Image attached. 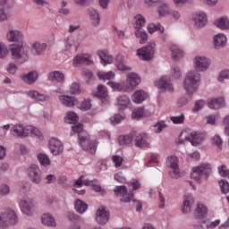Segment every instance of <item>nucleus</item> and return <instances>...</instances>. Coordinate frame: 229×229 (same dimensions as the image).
Returning a JSON list of instances; mask_svg holds the SVG:
<instances>
[{"instance_id": "774afa93", "label": "nucleus", "mask_w": 229, "mask_h": 229, "mask_svg": "<svg viewBox=\"0 0 229 229\" xmlns=\"http://www.w3.org/2000/svg\"><path fill=\"white\" fill-rule=\"evenodd\" d=\"M205 106V102L203 100H198L195 104V108L193 109V112H199L201 108Z\"/></svg>"}, {"instance_id": "7ed1b4c3", "label": "nucleus", "mask_w": 229, "mask_h": 229, "mask_svg": "<svg viewBox=\"0 0 229 229\" xmlns=\"http://www.w3.org/2000/svg\"><path fill=\"white\" fill-rule=\"evenodd\" d=\"M134 35L137 38H141L140 44H146L148 41V32L144 30V26H146V18L142 14H137L134 17Z\"/></svg>"}, {"instance_id": "f03ea898", "label": "nucleus", "mask_w": 229, "mask_h": 229, "mask_svg": "<svg viewBox=\"0 0 229 229\" xmlns=\"http://www.w3.org/2000/svg\"><path fill=\"white\" fill-rule=\"evenodd\" d=\"M73 133H79V144L82 148L84 151H88L91 155L96 153V149H98V141L90 140V138L82 134L83 131V124L78 123L72 127Z\"/></svg>"}, {"instance_id": "864d4df0", "label": "nucleus", "mask_w": 229, "mask_h": 229, "mask_svg": "<svg viewBox=\"0 0 229 229\" xmlns=\"http://www.w3.org/2000/svg\"><path fill=\"white\" fill-rule=\"evenodd\" d=\"M219 185H220L221 192H223V194H228V192H229V182L227 181L221 180L219 182Z\"/></svg>"}, {"instance_id": "a878e982", "label": "nucleus", "mask_w": 229, "mask_h": 229, "mask_svg": "<svg viewBox=\"0 0 229 229\" xmlns=\"http://www.w3.org/2000/svg\"><path fill=\"white\" fill-rule=\"evenodd\" d=\"M107 85H109L114 92H128V90H130V88L124 82L109 81Z\"/></svg>"}, {"instance_id": "b1692460", "label": "nucleus", "mask_w": 229, "mask_h": 229, "mask_svg": "<svg viewBox=\"0 0 229 229\" xmlns=\"http://www.w3.org/2000/svg\"><path fill=\"white\" fill-rule=\"evenodd\" d=\"M195 27L196 28H204L207 26V14L205 13H195L193 15Z\"/></svg>"}, {"instance_id": "5fc2aeb1", "label": "nucleus", "mask_w": 229, "mask_h": 229, "mask_svg": "<svg viewBox=\"0 0 229 229\" xmlns=\"http://www.w3.org/2000/svg\"><path fill=\"white\" fill-rule=\"evenodd\" d=\"M170 121H172L174 124H183L185 115L181 114L180 116H171Z\"/></svg>"}, {"instance_id": "4be33fe9", "label": "nucleus", "mask_w": 229, "mask_h": 229, "mask_svg": "<svg viewBox=\"0 0 229 229\" xmlns=\"http://www.w3.org/2000/svg\"><path fill=\"white\" fill-rule=\"evenodd\" d=\"M140 83V77L139 74L135 72H129L127 74V80L125 85H129L130 90H131L134 87H137Z\"/></svg>"}, {"instance_id": "79ce46f5", "label": "nucleus", "mask_w": 229, "mask_h": 229, "mask_svg": "<svg viewBox=\"0 0 229 229\" xmlns=\"http://www.w3.org/2000/svg\"><path fill=\"white\" fill-rule=\"evenodd\" d=\"M94 96H96V98H99L100 99H105V98L108 96V90H106L105 86L98 85Z\"/></svg>"}, {"instance_id": "f3484780", "label": "nucleus", "mask_w": 229, "mask_h": 229, "mask_svg": "<svg viewBox=\"0 0 229 229\" xmlns=\"http://www.w3.org/2000/svg\"><path fill=\"white\" fill-rule=\"evenodd\" d=\"M134 146L136 148H149V143L148 142V135L146 133L135 132Z\"/></svg>"}, {"instance_id": "393cba45", "label": "nucleus", "mask_w": 229, "mask_h": 229, "mask_svg": "<svg viewBox=\"0 0 229 229\" xmlns=\"http://www.w3.org/2000/svg\"><path fill=\"white\" fill-rule=\"evenodd\" d=\"M41 223L45 226H49L50 228H56V220L55 216L49 213H45L41 216Z\"/></svg>"}, {"instance_id": "338daca9", "label": "nucleus", "mask_w": 229, "mask_h": 229, "mask_svg": "<svg viewBox=\"0 0 229 229\" xmlns=\"http://www.w3.org/2000/svg\"><path fill=\"white\" fill-rule=\"evenodd\" d=\"M229 79V70H225L222 72L218 77V81H225V80Z\"/></svg>"}, {"instance_id": "1a4fd4ad", "label": "nucleus", "mask_w": 229, "mask_h": 229, "mask_svg": "<svg viewBox=\"0 0 229 229\" xmlns=\"http://www.w3.org/2000/svg\"><path fill=\"white\" fill-rule=\"evenodd\" d=\"M27 174L32 183L36 185L42 183V172L38 165L31 164L27 169Z\"/></svg>"}, {"instance_id": "412c9836", "label": "nucleus", "mask_w": 229, "mask_h": 229, "mask_svg": "<svg viewBox=\"0 0 229 229\" xmlns=\"http://www.w3.org/2000/svg\"><path fill=\"white\" fill-rule=\"evenodd\" d=\"M92 60H90V55L89 54L78 55L73 58L74 65H91Z\"/></svg>"}, {"instance_id": "4468645a", "label": "nucleus", "mask_w": 229, "mask_h": 229, "mask_svg": "<svg viewBox=\"0 0 229 229\" xmlns=\"http://www.w3.org/2000/svg\"><path fill=\"white\" fill-rule=\"evenodd\" d=\"M157 88L161 92H173L174 88L171 83V79L168 76H163L157 83Z\"/></svg>"}, {"instance_id": "de8ad7c7", "label": "nucleus", "mask_w": 229, "mask_h": 229, "mask_svg": "<svg viewBox=\"0 0 229 229\" xmlns=\"http://www.w3.org/2000/svg\"><path fill=\"white\" fill-rule=\"evenodd\" d=\"M69 92L72 96H80V94H81V88H80V84L72 82L70 86Z\"/></svg>"}, {"instance_id": "c756f323", "label": "nucleus", "mask_w": 229, "mask_h": 229, "mask_svg": "<svg viewBox=\"0 0 229 229\" xmlns=\"http://www.w3.org/2000/svg\"><path fill=\"white\" fill-rule=\"evenodd\" d=\"M214 46L216 49H221L226 46V36L225 34H217L214 37Z\"/></svg>"}, {"instance_id": "6e6552de", "label": "nucleus", "mask_w": 229, "mask_h": 229, "mask_svg": "<svg viewBox=\"0 0 229 229\" xmlns=\"http://www.w3.org/2000/svg\"><path fill=\"white\" fill-rule=\"evenodd\" d=\"M8 225H17V213L12 208L0 215V228H6Z\"/></svg>"}, {"instance_id": "4d7b16f0", "label": "nucleus", "mask_w": 229, "mask_h": 229, "mask_svg": "<svg viewBox=\"0 0 229 229\" xmlns=\"http://www.w3.org/2000/svg\"><path fill=\"white\" fill-rule=\"evenodd\" d=\"M6 70H7V72H9V74H15L19 71V66H17L15 63H10L7 65Z\"/></svg>"}, {"instance_id": "6e6d98bb", "label": "nucleus", "mask_w": 229, "mask_h": 229, "mask_svg": "<svg viewBox=\"0 0 229 229\" xmlns=\"http://www.w3.org/2000/svg\"><path fill=\"white\" fill-rule=\"evenodd\" d=\"M80 108L84 111L90 110L92 108V102L90 99H85L81 102Z\"/></svg>"}, {"instance_id": "39448f33", "label": "nucleus", "mask_w": 229, "mask_h": 229, "mask_svg": "<svg viewBox=\"0 0 229 229\" xmlns=\"http://www.w3.org/2000/svg\"><path fill=\"white\" fill-rule=\"evenodd\" d=\"M212 173V165L210 164L203 163L192 168L191 179L195 182H201L202 178L207 180Z\"/></svg>"}, {"instance_id": "49530a36", "label": "nucleus", "mask_w": 229, "mask_h": 229, "mask_svg": "<svg viewBox=\"0 0 229 229\" xmlns=\"http://www.w3.org/2000/svg\"><path fill=\"white\" fill-rule=\"evenodd\" d=\"M98 76L99 80L106 81V80H114V78H115V73H114V72H98Z\"/></svg>"}, {"instance_id": "423d86ee", "label": "nucleus", "mask_w": 229, "mask_h": 229, "mask_svg": "<svg viewBox=\"0 0 229 229\" xmlns=\"http://www.w3.org/2000/svg\"><path fill=\"white\" fill-rule=\"evenodd\" d=\"M114 192L117 198H120L121 203H131V201H135L133 192L128 191V188L124 185L115 186Z\"/></svg>"}, {"instance_id": "6ab92c4d", "label": "nucleus", "mask_w": 229, "mask_h": 229, "mask_svg": "<svg viewBox=\"0 0 229 229\" xmlns=\"http://www.w3.org/2000/svg\"><path fill=\"white\" fill-rule=\"evenodd\" d=\"M188 140L192 146H199L205 140V134L203 132L192 131L188 137Z\"/></svg>"}, {"instance_id": "4c0bfd02", "label": "nucleus", "mask_w": 229, "mask_h": 229, "mask_svg": "<svg viewBox=\"0 0 229 229\" xmlns=\"http://www.w3.org/2000/svg\"><path fill=\"white\" fill-rule=\"evenodd\" d=\"M37 158L42 167H47V165H51V159H49V156L47 154L39 153L38 154Z\"/></svg>"}, {"instance_id": "9b49d317", "label": "nucleus", "mask_w": 229, "mask_h": 229, "mask_svg": "<svg viewBox=\"0 0 229 229\" xmlns=\"http://www.w3.org/2000/svg\"><path fill=\"white\" fill-rule=\"evenodd\" d=\"M20 208L22 214H25V216H28L29 217H31V216L35 214V204L30 199H22L20 203Z\"/></svg>"}, {"instance_id": "bf43d9fd", "label": "nucleus", "mask_w": 229, "mask_h": 229, "mask_svg": "<svg viewBox=\"0 0 229 229\" xmlns=\"http://www.w3.org/2000/svg\"><path fill=\"white\" fill-rule=\"evenodd\" d=\"M123 118H124V114H114L110 118L111 124H119V123H121L122 119Z\"/></svg>"}, {"instance_id": "5701e85b", "label": "nucleus", "mask_w": 229, "mask_h": 229, "mask_svg": "<svg viewBox=\"0 0 229 229\" xmlns=\"http://www.w3.org/2000/svg\"><path fill=\"white\" fill-rule=\"evenodd\" d=\"M192 207H194V198L191 195H186L183 200L182 213L191 214Z\"/></svg>"}, {"instance_id": "13d9d810", "label": "nucleus", "mask_w": 229, "mask_h": 229, "mask_svg": "<svg viewBox=\"0 0 229 229\" xmlns=\"http://www.w3.org/2000/svg\"><path fill=\"white\" fill-rule=\"evenodd\" d=\"M142 115H144V108H142V107L136 108L132 112L133 119H140V117H142Z\"/></svg>"}, {"instance_id": "dca6fc26", "label": "nucleus", "mask_w": 229, "mask_h": 229, "mask_svg": "<svg viewBox=\"0 0 229 229\" xmlns=\"http://www.w3.org/2000/svg\"><path fill=\"white\" fill-rule=\"evenodd\" d=\"M9 42H17L18 45L24 44V34L20 30H10L7 33Z\"/></svg>"}, {"instance_id": "0e129e2a", "label": "nucleus", "mask_w": 229, "mask_h": 229, "mask_svg": "<svg viewBox=\"0 0 229 229\" xmlns=\"http://www.w3.org/2000/svg\"><path fill=\"white\" fill-rule=\"evenodd\" d=\"M8 55V48L4 44L0 43V58H6V55Z\"/></svg>"}, {"instance_id": "473e14b6", "label": "nucleus", "mask_w": 229, "mask_h": 229, "mask_svg": "<svg viewBox=\"0 0 229 229\" xmlns=\"http://www.w3.org/2000/svg\"><path fill=\"white\" fill-rule=\"evenodd\" d=\"M135 135H136L135 131H132L127 136H120L118 139L119 144L121 146H128L131 144V142H133V139Z\"/></svg>"}, {"instance_id": "c9c22d12", "label": "nucleus", "mask_w": 229, "mask_h": 229, "mask_svg": "<svg viewBox=\"0 0 229 229\" xmlns=\"http://www.w3.org/2000/svg\"><path fill=\"white\" fill-rule=\"evenodd\" d=\"M74 208L78 214H85V212H87V210L89 209V205H87L83 200L78 199L75 201Z\"/></svg>"}, {"instance_id": "69168bd1", "label": "nucleus", "mask_w": 229, "mask_h": 229, "mask_svg": "<svg viewBox=\"0 0 229 229\" xmlns=\"http://www.w3.org/2000/svg\"><path fill=\"white\" fill-rule=\"evenodd\" d=\"M66 217L69 219V221H78L80 219V216L72 212H68Z\"/></svg>"}, {"instance_id": "e2e57ef3", "label": "nucleus", "mask_w": 229, "mask_h": 229, "mask_svg": "<svg viewBox=\"0 0 229 229\" xmlns=\"http://www.w3.org/2000/svg\"><path fill=\"white\" fill-rule=\"evenodd\" d=\"M112 160L114 164V167H121L123 165V157L121 156H114Z\"/></svg>"}, {"instance_id": "f257e3e1", "label": "nucleus", "mask_w": 229, "mask_h": 229, "mask_svg": "<svg viewBox=\"0 0 229 229\" xmlns=\"http://www.w3.org/2000/svg\"><path fill=\"white\" fill-rule=\"evenodd\" d=\"M210 63L204 56H196L194 58L195 71L189 72L184 78L183 89L187 94H194L198 90V83L201 81V76L198 72H205L208 69Z\"/></svg>"}, {"instance_id": "09e8293b", "label": "nucleus", "mask_w": 229, "mask_h": 229, "mask_svg": "<svg viewBox=\"0 0 229 229\" xmlns=\"http://www.w3.org/2000/svg\"><path fill=\"white\" fill-rule=\"evenodd\" d=\"M171 11H169V5L167 4H163L159 6L158 15L160 17H165V15L169 14Z\"/></svg>"}, {"instance_id": "a211bd4d", "label": "nucleus", "mask_w": 229, "mask_h": 229, "mask_svg": "<svg viewBox=\"0 0 229 229\" xmlns=\"http://www.w3.org/2000/svg\"><path fill=\"white\" fill-rule=\"evenodd\" d=\"M59 101L61 105H64V106H67L68 108H72V106L78 105V99L72 96L61 95L59 96Z\"/></svg>"}, {"instance_id": "a18cd8bd", "label": "nucleus", "mask_w": 229, "mask_h": 229, "mask_svg": "<svg viewBox=\"0 0 229 229\" xmlns=\"http://www.w3.org/2000/svg\"><path fill=\"white\" fill-rule=\"evenodd\" d=\"M171 76L172 78H174V80H180L182 76V68L176 64L173 65L171 69Z\"/></svg>"}, {"instance_id": "ea45409f", "label": "nucleus", "mask_w": 229, "mask_h": 229, "mask_svg": "<svg viewBox=\"0 0 229 229\" xmlns=\"http://www.w3.org/2000/svg\"><path fill=\"white\" fill-rule=\"evenodd\" d=\"M29 98H31V99H35L36 101H41L44 102L46 99H47V97L44 94H40L38 91L31 90L28 92Z\"/></svg>"}, {"instance_id": "0eeeda50", "label": "nucleus", "mask_w": 229, "mask_h": 229, "mask_svg": "<svg viewBox=\"0 0 229 229\" xmlns=\"http://www.w3.org/2000/svg\"><path fill=\"white\" fill-rule=\"evenodd\" d=\"M155 47H157L155 42H150L148 46L138 49L137 55L139 58L145 62H149V60H152L153 56H155Z\"/></svg>"}, {"instance_id": "a19ab883", "label": "nucleus", "mask_w": 229, "mask_h": 229, "mask_svg": "<svg viewBox=\"0 0 229 229\" xmlns=\"http://www.w3.org/2000/svg\"><path fill=\"white\" fill-rule=\"evenodd\" d=\"M208 213V209L203 204H199L195 210V216L199 219L205 217Z\"/></svg>"}, {"instance_id": "052dcab7", "label": "nucleus", "mask_w": 229, "mask_h": 229, "mask_svg": "<svg viewBox=\"0 0 229 229\" xmlns=\"http://www.w3.org/2000/svg\"><path fill=\"white\" fill-rule=\"evenodd\" d=\"M212 144H213V146H216L217 148H221V146H223V140L221 139V136L215 135L212 138Z\"/></svg>"}, {"instance_id": "37998d69", "label": "nucleus", "mask_w": 229, "mask_h": 229, "mask_svg": "<svg viewBox=\"0 0 229 229\" xmlns=\"http://www.w3.org/2000/svg\"><path fill=\"white\" fill-rule=\"evenodd\" d=\"M98 56L100 58L101 64H103V65H106L107 64H112V62H114V57H112V55H106V53H105V51H99Z\"/></svg>"}, {"instance_id": "2eb2a0df", "label": "nucleus", "mask_w": 229, "mask_h": 229, "mask_svg": "<svg viewBox=\"0 0 229 229\" xmlns=\"http://www.w3.org/2000/svg\"><path fill=\"white\" fill-rule=\"evenodd\" d=\"M11 133L13 137L26 139V137H28V126L24 127L21 124L13 125L11 128Z\"/></svg>"}, {"instance_id": "e433bc0d", "label": "nucleus", "mask_w": 229, "mask_h": 229, "mask_svg": "<svg viewBox=\"0 0 229 229\" xmlns=\"http://www.w3.org/2000/svg\"><path fill=\"white\" fill-rule=\"evenodd\" d=\"M170 51L172 53V58L175 61L183 57V50L180 49L176 45H173Z\"/></svg>"}, {"instance_id": "bb28decb", "label": "nucleus", "mask_w": 229, "mask_h": 229, "mask_svg": "<svg viewBox=\"0 0 229 229\" xmlns=\"http://www.w3.org/2000/svg\"><path fill=\"white\" fill-rule=\"evenodd\" d=\"M49 81H56V83H64L65 81V74L60 71H54L48 74Z\"/></svg>"}, {"instance_id": "72a5a7b5", "label": "nucleus", "mask_w": 229, "mask_h": 229, "mask_svg": "<svg viewBox=\"0 0 229 229\" xmlns=\"http://www.w3.org/2000/svg\"><path fill=\"white\" fill-rule=\"evenodd\" d=\"M116 67L119 71H131V67L126 65V64L124 63V57L121 55H118L116 56Z\"/></svg>"}, {"instance_id": "603ef678", "label": "nucleus", "mask_w": 229, "mask_h": 229, "mask_svg": "<svg viewBox=\"0 0 229 229\" xmlns=\"http://www.w3.org/2000/svg\"><path fill=\"white\" fill-rule=\"evenodd\" d=\"M66 123L69 124H74V123H78V114L74 112L68 113Z\"/></svg>"}, {"instance_id": "3c124183", "label": "nucleus", "mask_w": 229, "mask_h": 229, "mask_svg": "<svg viewBox=\"0 0 229 229\" xmlns=\"http://www.w3.org/2000/svg\"><path fill=\"white\" fill-rule=\"evenodd\" d=\"M28 135H34L35 137H38V139H41L42 137L40 131L31 125H28Z\"/></svg>"}, {"instance_id": "20e7f679", "label": "nucleus", "mask_w": 229, "mask_h": 229, "mask_svg": "<svg viewBox=\"0 0 229 229\" xmlns=\"http://www.w3.org/2000/svg\"><path fill=\"white\" fill-rule=\"evenodd\" d=\"M11 58L18 65H22V64H26L28 60H30V55H28V52L24 51V43H21L20 45H14L10 48Z\"/></svg>"}, {"instance_id": "c85d7f7f", "label": "nucleus", "mask_w": 229, "mask_h": 229, "mask_svg": "<svg viewBox=\"0 0 229 229\" xmlns=\"http://www.w3.org/2000/svg\"><path fill=\"white\" fill-rule=\"evenodd\" d=\"M116 101H117L116 106L118 107V110H125V108H128V106L131 103L130 98H128V96L126 95H122L117 97Z\"/></svg>"}, {"instance_id": "ddd939ff", "label": "nucleus", "mask_w": 229, "mask_h": 229, "mask_svg": "<svg viewBox=\"0 0 229 229\" xmlns=\"http://www.w3.org/2000/svg\"><path fill=\"white\" fill-rule=\"evenodd\" d=\"M48 146L52 155H62L64 152V145L62 144V141L58 140L57 139H50Z\"/></svg>"}, {"instance_id": "8fccbe9b", "label": "nucleus", "mask_w": 229, "mask_h": 229, "mask_svg": "<svg viewBox=\"0 0 229 229\" xmlns=\"http://www.w3.org/2000/svg\"><path fill=\"white\" fill-rule=\"evenodd\" d=\"M76 187H81V185H94V181L85 180L81 175L78 180L75 181Z\"/></svg>"}, {"instance_id": "9d476101", "label": "nucleus", "mask_w": 229, "mask_h": 229, "mask_svg": "<svg viewBox=\"0 0 229 229\" xmlns=\"http://www.w3.org/2000/svg\"><path fill=\"white\" fill-rule=\"evenodd\" d=\"M166 165L171 169L169 172V174L171 178H174V180H178L180 178V166L178 165V157L174 156H170L167 157Z\"/></svg>"}, {"instance_id": "cd10ccee", "label": "nucleus", "mask_w": 229, "mask_h": 229, "mask_svg": "<svg viewBox=\"0 0 229 229\" xmlns=\"http://www.w3.org/2000/svg\"><path fill=\"white\" fill-rule=\"evenodd\" d=\"M131 98L134 103L140 105V103H144L148 99V93L142 89H138L132 94Z\"/></svg>"}, {"instance_id": "680f3d73", "label": "nucleus", "mask_w": 229, "mask_h": 229, "mask_svg": "<svg viewBox=\"0 0 229 229\" xmlns=\"http://www.w3.org/2000/svg\"><path fill=\"white\" fill-rule=\"evenodd\" d=\"M10 194V186L6 184L0 185V195L8 196Z\"/></svg>"}, {"instance_id": "2f4dec72", "label": "nucleus", "mask_w": 229, "mask_h": 229, "mask_svg": "<svg viewBox=\"0 0 229 229\" xmlns=\"http://www.w3.org/2000/svg\"><path fill=\"white\" fill-rule=\"evenodd\" d=\"M32 53L38 56V55H42L44 51H46L47 45L46 43L35 42L31 45Z\"/></svg>"}, {"instance_id": "f704fd0d", "label": "nucleus", "mask_w": 229, "mask_h": 229, "mask_svg": "<svg viewBox=\"0 0 229 229\" xmlns=\"http://www.w3.org/2000/svg\"><path fill=\"white\" fill-rule=\"evenodd\" d=\"M215 26L220 30H229V20L226 17H222L215 20Z\"/></svg>"}, {"instance_id": "7c9ffc66", "label": "nucleus", "mask_w": 229, "mask_h": 229, "mask_svg": "<svg viewBox=\"0 0 229 229\" xmlns=\"http://www.w3.org/2000/svg\"><path fill=\"white\" fill-rule=\"evenodd\" d=\"M208 105V107L211 108L212 110H218V108H223V106H225V98H212Z\"/></svg>"}, {"instance_id": "58836bf2", "label": "nucleus", "mask_w": 229, "mask_h": 229, "mask_svg": "<svg viewBox=\"0 0 229 229\" xmlns=\"http://www.w3.org/2000/svg\"><path fill=\"white\" fill-rule=\"evenodd\" d=\"M88 14L89 15L91 21H92V24L95 26H99V13H98V11H96V9H89L88 10Z\"/></svg>"}, {"instance_id": "c03bdc74", "label": "nucleus", "mask_w": 229, "mask_h": 229, "mask_svg": "<svg viewBox=\"0 0 229 229\" xmlns=\"http://www.w3.org/2000/svg\"><path fill=\"white\" fill-rule=\"evenodd\" d=\"M64 46L66 49L69 51L72 46H74L75 49H78L80 47V43H75L74 44V37L69 36L64 39Z\"/></svg>"}, {"instance_id": "f8f14e48", "label": "nucleus", "mask_w": 229, "mask_h": 229, "mask_svg": "<svg viewBox=\"0 0 229 229\" xmlns=\"http://www.w3.org/2000/svg\"><path fill=\"white\" fill-rule=\"evenodd\" d=\"M110 219V212L106 210V208L101 206L96 213L95 220L98 225H105Z\"/></svg>"}, {"instance_id": "aec40b11", "label": "nucleus", "mask_w": 229, "mask_h": 229, "mask_svg": "<svg viewBox=\"0 0 229 229\" xmlns=\"http://www.w3.org/2000/svg\"><path fill=\"white\" fill-rule=\"evenodd\" d=\"M21 79L27 85H33V83L38 80V72H37V71H31L28 73H23L21 76Z\"/></svg>"}]
</instances>
